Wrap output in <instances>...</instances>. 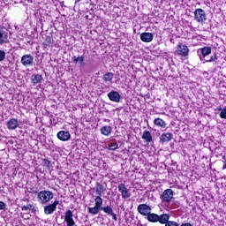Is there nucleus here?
I'll return each mask as SVG.
<instances>
[{
    "label": "nucleus",
    "mask_w": 226,
    "mask_h": 226,
    "mask_svg": "<svg viewBox=\"0 0 226 226\" xmlns=\"http://www.w3.org/2000/svg\"><path fill=\"white\" fill-rule=\"evenodd\" d=\"M211 54V47H204L200 49H198V56L200 59V61H206V63H215L216 59H218V56H216V53H215L212 56H207Z\"/></svg>",
    "instance_id": "f03ea898"
},
{
    "label": "nucleus",
    "mask_w": 226,
    "mask_h": 226,
    "mask_svg": "<svg viewBox=\"0 0 226 226\" xmlns=\"http://www.w3.org/2000/svg\"><path fill=\"white\" fill-rule=\"evenodd\" d=\"M31 82L34 86H36V84H41V82H43V77L40 74H33L31 76Z\"/></svg>",
    "instance_id": "6ab92c4d"
},
{
    "label": "nucleus",
    "mask_w": 226,
    "mask_h": 226,
    "mask_svg": "<svg viewBox=\"0 0 226 226\" xmlns=\"http://www.w3.org/2000/svg\"><path fill=\"white\" fill-rule=\"evenodd\" d=\"M194 19L200 24H204L207 18H206V11L201 8H198L194 11Z\"/></svg>",
    "instance_id": "20e7f679"
},
{
    "label": "nucleus",
    "mask_w": 226,
    "mask_h": 226,
    "mask_svg": "<svg viewBox=\"0 0 226 226\" xmlns=\"http://www.w3.org/2000/svg\"><path fill=\"white\" fill-rule=\"evenodd\" d=\"M8 32L0 29V45H4V43H8Z\"/></svg>",
    "instance_id": "a211bd4d"
},
{
    "label": "nucleus",
    "mask_w": 226,
    "mask_h": 226,
    "mask_svg": "<svg viewBox=\"0 0 226 226\" xmlns=\"http://www.w3.org/2000/svg\"><path fill=\"white\" fill-rule=\"evenodd\" d=\"M174 139V134L170 132H164L161 135L160 142L162 144H165V142H170Z\"/></svg>",
    "instance_id": "4468645a"
},
{
    "label": "nucleus",
    "mask_w": 226,
    "mask_h": 226,
    "mask_svg": "<svg viewBox=\"0 0 226 226\" xmlns=\"http://www.w3.org/2000/svg\"><path fill=\"white\" fill-rule=\"evenodd\" d=\"M114 79V73L112 72H106L103 76H102V80L104 82H109V84H112V79Z\"/></svg>",
    "instance_id": "393cba45"
},
{
    "label": "nucleus",
    "mask_w": 226,
    "mask_h": 226,
    "mask_svg": "<svg viewBox=\"0 0 226 226\" xmlns=\"http://www.w3.org/2000/svg\"><path fill=\"white\" fill-rule=\"evenodd\" d=\"M51 43H52V37L46 35L43 41L44 49H47V47H50Z\"/></svg>",
    "instance_id": "a878e982"
},
{
    "label": "nucleus",
    "mask_w": 226,
    "mask_h": 226,
    "mask_svg": "<svg viewBox=\"0 0 226 226\" xmlns=\"http://www.w3.org/2000/svg\"><path fill=\"white\" fill-rule=\"evenodd\" d=\"M6 209V204L3 201H0V211Z\"/></svg>",
    "instance_id": "7c9ffc66"
},
{
    "label": "nucleus",
    "mask_w": 226,
    "mask_h": 226,
    "mask_svg": "<svg viewBox=\"0 0 226 226\" xmlns=\"http://www.w3.org/2000/svg\"><path fill=\"white\" fill-rule=\"evenodd\" d=\"M118 192H121L123 199H129L130 197V191L126 188L124 184L118 185Z\"/></svg>",
    "instance_id": "ddd939ff"
},
{
    "label": "nucleus",
    "mask_w": 226,
    "mask_h": 226,
    "mask_svg": "<svg viewBox=\"0 0 226 226\" xmlns=\"http://www.w3.org/2000/svg\"><path fill=\"white\" fill-rule=\"evenodd\" d=\"M175 54H177V56H182V57H186L188 54H190V49H188V46H186L185 44L180 42L177 46Z\"/></svg>",
    "instance_id": "39448f33"
},
{
    "label": "nucleus",
    "mask_w": 226,
    "mask_h": 226,
    "mask_svg": "<svg viewBox=\"0 0 226 226\" xmlns=\"http://www.w3.org/2000/svg\"><path fill=\"white\" fill-rule=\"evenodd\" d=\"M165 226H179V223L174 222V221H167L165 222Z\"/></svg>",
    "instance_id": "c85d7f7f"
},
{
    "label": "nucleus",
    "mask_w": 226,
    "mask_h": 226,
    "mask_svg": "<svg viewBox=\"0 0 226 226\" xmlns=\"http://www.w3.org/2000/svg\"><path fill=\"white\" fill-rule=\"evenodd\" d=\"M154 38V35L152 33L145 32L140 34V40L145 43H151Z\"/></svg>",
    "instance_id": "f8f14e48"
},
{
    "label": "nucleus",
    "mask_w": 226,
    "mask_h": 226,
    "mask_svg": "<svg viewBox=\"0 0 226 226\" xmlns=\"http://www.w3.org/2000/svg\"><path fill=\"white\" fill-rule=\"evenodd\" d=\"M117 147H119V144H117V142H111L108 145V149H109V151H116Z\"/></svg>",
    "instance_id": "cd10ccee"
},
{
    "label": "nucleus",
    "mask_w": 226,
    "mask_h": 226,
    "mask_svg": "<svg viewBox=\"0 0 226 226\" xmlns=\"http://www.w3.org/2000/svg\"><path fill=\"white\" fill-rule=\"evenodd\" d=\"M34 63V57L32 55H24L21 56V64H23V66H33Z\"/></svg>",
    "instance_id": "423d86ee"
},
{
    "label": "nucleus",
    "mask_w": 226,
    "mask_h": 226,
    "mask_svg": "<svg viewBox=\"0 0 226 226\" xmlns=\"http://www.w3.org/2000/svg\"><path fill=\"white\" fill-rule=\"evenodd\" d=\"M84 60H85L84 56L72 57V63H74V64H78L79 68H82V66H84Z\"/></svg>",
    "instance_id": "aec40b11"
},
{
    "label": "nucleus",
    "mask_w": 226,
    "mask_h": 226,
    "mask_svg": "<svg viewBox=\"0 0 226 226\" xmlns=\"http://www.w3.org/2000/svg\"><path fill=\"white\" fill-rule=\"evenodd\" d=\"M56 137L57 139H59V140L66 142L70 140V139H72V134H70V132L66 131H60L57 132Z\"/></svg>",
    "instance_id": "9d476101"
},
{
    "label": "nucleus",
    "mask_w": 226,
    "mask_h": 226,
    "mask_svg": "<svg viewBox=\"0 0 226 226\" xmlns=\"http://www.w3.org/2000/svg\"><path fill=\"white\" fill-rule=\"evenodd\" d=\"M110 216H112L113 220H115V222H117V215L116 214H114V212L110 215Z\"/></svg>",
    "instance_id": "2f4dec72"
},
{
    "label": "nucleus",
    "mask_w": 226,
    "mask_h": 226,
    "mask_svg": "<svg viewBox=\"0 0 226 226\" xmlns=\"http://www.w3.org/2000/svg\"><path fill=\"white\" fill-rule=\"evenodd\" d=\"M217 110H219L220 114V117L221 119H226V106L224 108H217Z\"/></svg>",
    "instance_id": "bb28decb"
},
{
    "label": "nucleus",
    "mask_w": 226,
    "mask_h": 226,
    "mask_svg": "<svg viewBox=\"0 0 226 226\" xmlns=\"http://www.w3.org/2000/svg\"><path fill=\"white\" fill-rule=\"evenodd\" d=\"M138 211L140 215H143V216H147L151 213V207L147 204H141L138 206Z\"/></svg>",
    "instance_id": "9b49d317"
},
{
    "label": "nucleus",
    "mask_w": 226,
    "mask_h": 226,
    "mask_svg": "<svg viewBox=\"0 0 226 226\" xmlns=\"http://www.w3.org/2000/svg\"><path fill=\"white\" fill-rule=\"evenodd\" d=\"M28 209H34V207L33 205H28Z\"/></svg>",
    "instance_id": "f704fd0d"
},
{
    "label": "nucleus",
    "mask_w": 226,
    "mask_h": 226,
    "mask_svg": "<svg viewBox=\"0 0 226 226\" xmlns=\"http://www.w3.org/2000/svg\"><path fill=\"white\" fill-rule=\"evenodd\" d=\"M38 199H54V193L50 191H41L38 192Z\"/></svg>",
    "instance_id": "dca6fc26"
},
{
    "label": "nucleus",
    "mask_w": 226,
    "mask_h": 226,
    "mask_svg": "<svg viewBox=\"0 0 226 226\" xmlns=\"http://www.w3.org/2000/svg\"><path fill=\"white\" fill-rule=\"evenodd\" d=\"M162 202L168 203V202H170V200H169V199H164Z\"/></svg>",
    "instance_id": "72a5a7b5"
},
{
    "label": "nucleus",
    "mask_w": 226,
    "mask_h": 226,
    "mask_svg": "<svg viewBox=\"0 0 226 226\" xmlns=\"http://www.w3.org/2000/svg\"><path fill=\"white\" fill-rule=\"evenodd\" d=\"M27 209H29V206L22 207V211H27Z\"/></svg>",
    "instance_id": "473e14b6"
},
{
    "label": "nucleus",
    "mask_w": 226,
    "mask_h": 226,
    "mask_svg": "<svg viewBox=\"0 0 226 226\" xmlns=\"http://www.w3.org/2000/svg\"><path fill=\"white\" fill-rule=\"evenodd\" d=\"M222 169H223V170H225V169H226V161L224 162V164H223V166H222Z\"/></svg>",
    "instance_id": "e433bc0d"
},
{
    "label": "nucleus",
    "mask_w": 226,
    "mask_h": 226,
    "mask_svg": "<svg viewBox=\"0 0 226 226\" xmlns=\"http://www.w3.org/2000/svg\"><path fill=\"white\" fill-rule=\"evenodd\" d=\"M95 206L94 207H88V213L90 215H98L100 211H104L107 215H112L114 213V210H112V207H102L103 204V200L102 199H95Z\"/></svg>",
    "instance_id": "f257e3e1"
},
{
    "label": "nucleus",
    "mask_w": 226,
    "mask_h": 226,
    "mask_svg": "<svg viewBox=\"0 0 226 226\" xmlns=\"http://www.w3.org/2000/svg\"><path fill=\"white\" fill-rule=\"evenodd\" d=\"M64 222H66L67 226H75V221L73 220V212H72V210H67L65 212Z\"/></svg>",
    "instance_id": "1a4fd4ad"
},
{
    "label": "nucleus",
    "mask_w": 226,
    "mask_h": 226,
    "mask_svg": "<svg viewBox=\"0 0 226 226\" xmlns=\"http://www.w3.org/2000/svg\"><path fill=\"white\" fill-rule=\"evenodd\" d=\"M58 205H59V201L56 200L54 203L45 206L44 207L45 215H52V213H54V211L57 209Z\"/></svg>",
    "instance_id": "0eeeda50"
},
{
    "label": "nucleus",
    "mask_w": 226,
    "mask_h": 226,
    "mask_svg": "<svg viewBox=\"0 0 226 226\" xmlns=\"http://www.w3.org/2000/svg\"><path fill=\"white\" fill-rule=\"evenodd\" d=\"M154 124H155V126H159V128H166L167 127V123L162 118H155L154 120Z\"/></svg>",
    "instance_id": "b1692460"
},
{
    "label": "nucleus",
    "mask_w": 226,
    "mask_h": 226,
    "mask_svg": "<svg viewBox=\"0 0 226 226\" xmlns=\"http://www.w3.org/2000/svg\"><path fill=\"white\" fill-rule=\"evenodd\" d=\"M82 0H75V3H80Z\"/></svg>",
    "instance_id": "4c0bfd02"
},
{
    "label": "nucleus",
    "mask_w": 226,
    "mask_h": 226,
    "mask_svg": "<svg viewBox=\"0 0 226 226\" xmlns=\"http://www.w3.org/2000/svg\"><path fill=\"white\" fill-rule=\"evenodd\" d=\"M6 126L8 130H17V128H19V120L15 118L10 119L7 121Z\"/></svg>",
    "instance_id": "2eb2a0df"
},
{
    "label": "nucleus",
    "mask_w": 226,
    "mask_h": 226,
    "mask_svg": "<svg viewBox=\"0 0 226 226\" xmlns=\"http://www.w3.org/2000/svg\"><path fill=\"white\" fill-rule=\"evenodd\" d=\"M95 191L97 195H99L96 197V199H102V196L105 193V186L100 183H97L95 186Z\"/></svg>",
    "instance_id": "f3484780"
},
{
    "label": "nucleus",
    "mask_w": 226,
    "mask_h": 226,
    "mask_svg": "<svg viewBox=\"0 0 226 226\" xmlns=\"http://www.w3.org/2000/svg\"><path fill=\"white\" fill-rule=\"evenodd\" d=\"M108 98L110 102L119 103L121 102V94L117 91H111L108 94Z\"/></svg>",
    "instance_id": "6e6552de"
},
{
    "label": "nucleus",
    "mask_w": 226,
    "mask_h": 226,
    "mask_svg": "<svg viewBox=\"0 0 226 226\" xmlns=\"http://www.w3.org/2000/svg\"><path fill=\"white\" fill-rule=\"evenodd\" d=\"M6 59V52L4 50H0V63H3Z\"/></svg>",
    "instance_id": "c756f323"
},
{
    "label": "nucleus",
    "mask_w": 226,
    "mask_h": 226,
    "mask_svg": "<svg viewBox=\"0 0 226 226\" xmlns=\"http://www.w3.org/2000/svg\"><path fill=\"white\" fill-rule=\"evenodd\" d=\"M170 218V215L167 214H162L161 215H158L156 214H149L147 215L148 222H152L153 223H155L156 222H159V223L165 224L167 222H169V219Z\"/></svg>",
    "instance_id": "7ed1b4c3"
},
{
    "label": "nucleus",
    "mask_w": 226,
    "mask_h": 226,
    "mask_svg": "<svg viewBox=\"0 0 226 226\" xmlns=\"http://www.w3.org/2000/svg\"><path fill=\"white\" fill-rule=\"evenodd\" d=\"M47 202H49V200H42V204H47Z\"/></svg>",
    "instance_id": "c9c22d12"
},
{
    "label": "nucleus",
    "mask_w": 226,
    "mask_h": 226,
    "mask_svg": "<svg viewBox=\"0 0 226 226\" xmlns=\"http://www.w3.org/2000/svg\"><path fill=\"white\" fill-rule=\"evenodd\" d=\"M101 133H102V135H104L105 137H109V135H110V133H112V127H110L109 125H105V126L102 127Z\"/></svg>",
    "instance_id": "5701e85b"
},
{
    "label": "nucleus",
    "mask_w": 226,
    "mask_h": 226,
    "mask_svg": "<svg viewBox=\"0 0 226 226\" xmlns=\"http://www.w3.org/2000/svg\"><path fill=\"white\" fill-rule=\"evenodd\" d=\"M162 199H174V191L166 189L162 194Z\"/></svg>",
    "instance_id": "4be33fe9"
},
{
    "label": "nucleus",
    "mask_w": 226,
    "mask_h": 226,
    "mask_svg": "<svg viewBox=\"0 0 226 226\" xmlns=\"http://www.w3.org/2000/svg\"><path fill=\"white\" fill-rule=\"evenodd\" d=\"M142 139L147 142V144H149L150 142H153V135H151V132L149 131H144L142 134Z\"/></svg>",
    "instance_id": "412c9836"
}]
</instances>
